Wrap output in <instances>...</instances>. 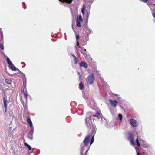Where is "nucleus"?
<instances>
[{
	"label": "nucleus",
	"mask_w": 155,
	"mask_h": 155,
	"mask_svg": "<svg viewBox=\"0 0 155 155\" xmlns=\"http://www.w3.org/2000/svg\"><path fill=\"white\" fill-rule=\"evenodd\" d=\"M95 133V131H93L91 134H89L86 136L83 141L82 143V145H88L90 143V145H91L93 143L94 140V135Z\"/></svg>",
	"instance_id": "1"
},
{
	"label": "nucleus",
	"mask_w": 155,
	"mask_h": 155,
	"mask_svg": "<svg viewBox=\"0 0 155 155\" xmlns=\"http://www.w3.org/2000/svg\"><path fill=\"white\" fill-rule=\"evenodd\" d=\"M27 96L26 90L25 91L24 90L21 91L20 97L21 99V101L22 104H24L25 102L26 103L27 102Z\"/></svg>",
	"instance_id": "2"
},
{
	"label": "nucleus",
	"mask_w": 155,
	"mask_h": 155,
	"mask_svg": "<svg viewBox=\"0 0 155 155\" xmlns=\"http://www.w3.org/2000/svg\"><path fill=\"white\" fill-rule=\"evenodd\" d=\"M81 148L80 154H87V153L89 150L90 146L88 145H82V143L81 144Z\"/></svg>",
	"instance_id": "3"
},
{
	"label": "nucleus",
	"mask_w": 155,
	"mask_h": 155,
	"mask_svg": "<svg viewBox=\"0 0 155 155\" xmlns=\"http://www.w3.org/2000/svg\"><path fill=\"white\" fill-rule=\"evenodd\" d=\"M25 118H27L26 121L30 125V127L31 128L33 127L32 122L31 120L29 114L28 112H26L25 113V115L24 116Z\"/></svg>",
	"instance_id": "4"
},
{
	"label": "nucleus",
	"mask_w": 155,
	"mask_h": 155,
	"mask_svg": "<svg viewBox=\"0 0 155 155\" xmlns=\"http://www.w3.org/2000/svg\"><path fill=\"white\" fill-rule=\"evenodd\" d=\"M94 80V75L92 74L87 77L86 81L88 84L91 85L93 84Z\"/></svg>",
	"instance_id": "5"
},
{
	"label": "nucleus",
	"mask_w": 155,
	"mask_h": 155,
	"mask_svg": "<svg viewBox=\"0 0 155 155\" xmlns=\"http://www.w3.org/2000/svg\"><path fill=\"white\" fill-rule=\"evenodd\" d=\"M96 115L92 114L90 118H88L91 122V117H97L98 118V119H100L102 117V114L99 112H97L96 113Z\"/></svg>",
	"instance_id": "6"
},
{
	"label": "nucleus",
	"mask_w": 155,
	"mask_h": 155,
	"mask_svg": "<svg viewBox=\"0 0 155 155\" xmlns=\"http://www.w3.org/2000/svg\"><path fill=\"white\" fill-rule=\"evenodd\" d=\"M10 69L13 71L20 72L19 70L16 68L15 65L10 61Z\"/></svg>",
	"instance_id": "7"
},
{
	"label": "nucleus",
	"mask_w": 155,
	"mask_h": 155,
	"mask_svg": "<svg viewBox=\"0 0 155 155\" xmlns=\"http://www.w3.org/2000/svg\"><path fill=\"white\" fill-rule=\"evenodd\" d=\"M109 102L111 105L115 107H116L118 103L117 100H112L111 99L109 100Z\"/></svg>",
	"instance_id": "8"
},
{
	"label": "nucleus",
	"mask_w": 155,
	"mask_h": 155,
	"mask_svg": "<svg viewBox=\"0 0 155 155\" xmlns=\"http://www.w3.org/2000/svg\"><path fill=\"white\" fill-rule=\"evenodd\" d=\"M137 121L134 119H131L130 120L131 125L134 127H136L137 126Z\"/></svg>",
	"instance_id": "9"
},
{
	"label": "nucleus",
	"mask_w": 155,
	"mask_h": 155,
	"mask_svg": "<svg viewBox=\"0 0 155 155\" xmlns=\"http://www.w3.org/2000/svg\"><path fill=\"white\" fill-rule=\"evenodd\" d=\"M81 49V52L83 54L84 56H86L87 55V51L86 49H84V48H82L80 46H79Z\"/></svg>",
	"instance_id": "10"
},
{
	"label": "nucleus",
	"mask_w": 155,
	"mask_h": 155,
	"mask_svg": "<svg viewBox=\"0 0 155 155\" xmlns=\"http://www.w3.org/2000/svg\"><path fill=\"white\" fill-rule=\"evenodd\" d=\"M128 140L130 141L131 144L132 145L134 146V145L135 143L134 141V137L132 135H131L129 136L128 137Z\"/></svg>",
	"instance_id": "11"
},
{
	"label": "nucleus",
	"mask_w": 155,
	"mask_h": 155,
	"mask_svg": "<svg viewBox=\"0 0 155 155\" xmlns=\"http://www.w3.org/2000/svg\"><path fill=\"white\" fill-rule=\"evenodd\" d=\"M128 140L130 141L131 144L132 145L134 146V145L135 143L134 141V137L132 135H131L129 136L128 137Z\"/></svg>",
	"instance_id": "12"
},
{
	"label": "nucleus",
	"mask_w": 155,
	"mask_h": 155,
	"mask_svg": "<svg viewBox=\"0 0 155 155\" xmlns=\"http://www.w3.org/2000/svg\"><path fill=\"white\" fill-rule=\"evenodd\" d=\"M80 67H84L86 68L88 67V65L85 62L83 61L80 63Z\"/></svg>",
	"instance_id": "13"
},
{
	"label": "nucleus",
	"mask_w": 155,
	"mask_h": 155,
	"mask_svg": "<svg viewBox=\"0 0 155 155\" xmlns=\"http://www.w3.org/2000/svg\"><path fill=\"white\" fill-rule=\"evenodd\" d=\"M4 56L5 58H6L8 64V67L10 69V59L4 53H2Z\"/></svg>",
	"instance_id": "14"
},
{
	"label": "nucleus",
	"mask_w": 155,
	"mask_h": 155,
	"mask_svg": "<svg viewBox=\"0 0 155 155\" xmlns=\"http://www.w3.org/2000/svg\"><path fill=\"white\" fill-rule=\"evenodd\" d=\"M33 133V130L32 129H31V130L29 131L28 133V137L30 139H32V134Z\"/></svg>",
	"instance_id": "15"
},
{
	"label": "nucleus",
	"mask_w": 155,
	"mask_h": 155,
	"mask_svg": "<svg viewBox=\"0 0 155 155\" xmlns=\"http://www.w3.org/2000/svg\"><path fill=\"white\" fill-rule=\"evenodd\" d=\"M60 1H61L62 2H66L68 4L71 3L73 0H59Z\"/></svg>",
	"instance_id": "16"
},
{
	"label": "nucleus",
	"mask_w": 155,
	"mask_h": 155,
	"mask_svg": "<svg viewBox=\"0 0 155 155\" xmlns=\"http://www.w3.org/2000/svg\"><path fill=\"white\" fill-rule=\"evenodd\" d=\"M3 41L0 40V48L2 50H3L4 48V46L3 45Z\"/></svg>",
	"instance_id": "17"
},
{
	"label": "nucleus",
	"mask_w": 155,
	"mask_h": 155,
	"mask_svg": "<svg viewBox=\"0 0 155 155\" xmlns=\"http://www.w3.org/2000/svg\"><path fill=\"white\" fill-rule=\"evenodd\" d=\"M7 100L6 99V98L4 97L3 98V104L4 108H5L7 107Z\"/></svg>",
	"instance_id": "18"
},
{
	"label": "nucleus",
	"mask_w": 155,
	"mask_h": 155,
	"mask_svg": "<svg viewBox=\"0 0 155 155\" xmlns=\"http://www.w3.org/2000/svg\"><path fill=\"white\" fill-rule=\"evenodd\" d=\"M79 21L82 22L83 19L81 16V15H80L79 17H77L76 21Z\"/></svg>",
	"instance_id": "19"
},
{
	"label": "nucleus",
	"mask_w": 155,
	"mask_h": 155,
	"mask_svg": "<svg viewBox=\"0 0 155 155\" xmlns=\"http://www.w3.org/2000/svg\"><path fill=\"white\" fill-rule=\"evenodd\" d=\"M79 85L80 87V89L81 90H82L84 89V84L82 82L80 83Z\"/></svg>",
	"instance_id": "20"
},
{
	"label": "nucleus",
	"mask_w": 155,
	"mask_h": 155,
	"mask_svg": "<svg viewBox=\"0 0 155 155\" xmlns=\"http://www.w3.org/2000/svg\"><path fill=\"white\" fill-rule=\"evenodd\" d=\"M24 144L25 145L28 147L29 150H31V146L28 144L26 143H24Z\"/></svg>",
	"instance_id": "21"
},
{
	"label": "nucleus",
	"mask_w": 155,
	"mask_h": 155,
	"mask_svg": "<svg viewBox=\"0 0 155 155\" xmlns=\"http://www.w3.org/2000/svg\"><path fill=\"white\" fill-rule=\"evenodd\" d=\"M76 40L77 41H78V40L80 38L79 35V34L76 33Z\"/></svg>",
	"instance_id": "22"
},
{
	"label": "nucleus",
	"mask_w": 155,
	"mask_h": 155,
	"mask_svg": "<svg viewBox=\"0 0 155 155\" xmlns=\"http://www.w3.org/2000/svg\"><path fill=\"white\" fill-rule=\"evenodd\" d=\"M81 21H76L77 25L79 27H81V25L80 23Z\"/></svg>",
	"instance_id": "23"
},
{
	"label": "nucleus",
	"mask_w": 155,
	"mask_h": 155,
	"mask_svg": "<svg viewBox=\"0 0 155 155\" xmlns=\"http://www.w3.org/2000/svg\"><path fill=\"white\" fill-rule=\"evenodd\" d=\"M136 142L137 144V145L138 147H139L140 146V144L139 143V140L138 138H137L136 140Z\"/></svg>",
	"instance_id": "24"
},
{
	"label": "nucleus",
	"mask_w": 155,
	"mask_h": 155,
	"mask_svg": "<svg viewBox=\"0 0 155 155\" xmlns=\"http://www.w3.org/2000/svg\"><path fill=\"white\" fill-rule=\"evenodd\" d=\"M118 117H119L120 120H122L123 116L121 114H119L118 115Z\"/></svg>",
	"instance_id": "25"
},
{
	"label": "nucleus",
	"mask_w": 155,
	"mask_h": 155,
	"mask_svg": "<svg viewBox=\"0 0 155 155\" xmlns=\"http://www.w3.org/2000/svg\"><path fill=\"white\" fill-rule=\"evenodd\" d=\"M81 12L82 13V14L83 15H84V13H85V12H84V7H83L81 9Z\"/></svg>",
	"instance_id": "26"
},
{
	"label": "nucleus",
	"mask_w": 155,
	"mask_h": 155,
	"mask_svg": "<svg viewBox=\"0 0 155 155\" xmlns=\"http://www.w3.org/2000/svg\"><path fill=\"white\" fill-rule=\"evenodd\" d=\"M5 80L6 83H7L8 84H10V81L8 79H5Z\"/></svg>",
	"instance_id": "27"
},
{
	"label": "nucleus",
	"mask_w": 155,
	"mask_h": 155,
	"mask_svg": "<svg viewBox=\"0 0 155 155\" xmlns=\"http://www.w3.org/2000/svg\"><path fill=\"white\" fill-rule=\"evenodd\" d=\"M89 15H90V12H87V14H86V17L87 18V19L88 18V17H89Z\"/></svg>",
	"instance_id": "28"
},
{
	"label": "nucleus",
	"mask_w": 155,
	"mask_h": 155,
	"mask_svg": "<svg viewBox=\"0 0 155 155\" xmlns=\"http://www.w3.org/2000/svg\"><path fill=\"white\" fill-rule=\"evenodd\" d=\"M74 58V62H75V64H76L78 62V60L77 59V58L76 57L75 58Z\"/></svg>",
	"instance_id": "29"
},
{
	"label": "nucleus",
	"mask_w": 155,
	"mask_h": 155,
	"mask_svg": "<svg viewBox=\"0 0 155 155\" xmlns=\"http://www.w3.org/2000/svg\"><path fill=\"white\" fill-rule=\"evenodd\" d=\"M140 0L144 3H146L148 1V0Z\"/></svg>",
	"instance_id": "30"
},
{
	"label": "nucleus",
	"mask_w": 155,
	"mask_h": 155,
	"mask_svg": "<svg viewBox=\"0 0 155 155\" xmlns=\"http://www.w3.org/2000/svg\"><path fill=\"white\" fill-rule=\"evenodd\" d=\"M5 72L7 73V74L8 75L9 74V73L7 71V68L5 67Z\"/></svg>",
	"instance_id": "31"
},
{
	"label": "nucleus",
	"mask_w": 155,
	"mask_h": 155,
	"mask_svg": "<svg viewBox=\"0 0 155 155\" xmlns=\"http://www.w3.org/2000/svg\"><path fill=\"white\" fill-rule=\"evenodd\" d=\"M87 119H86V124H87V126H88L89 125H90V124L89 122H87Z\"/></svg>",
	"instance_id": "32"
},
{
	"label": "nucleus",
	"mask_w": 155,
	"mask_h": 155,
	"mask_svg": "<svg viewBox=\"0 0 155 155\" xmlns=\"http://www.w3.org/2000/svg\"><path fill=\"white\" fill-rule=\"evenodd\" d=\"M77 46H80L79 45V43L78 42V41H77Z\"/></svg>",
	"instance_id": "33"
},
{
	"label": "nucleus",
	"mask_w": 155,
	"mask_h": 155,
	"mask_svg": "<svg viewBox=\"0 0 155 155\" xmlns=\"http://www.w3.org/2000/svg\"><path fill=\"white\" fill-rule=\"evenodd\" d=\"M71 55H72V56L73 57H74V58H75L76 57L74 55V54H71Z\"/></svg>",
	"instance_id": "34"
},
{
	"label": "nucleus",
	"mask_w": 155,
	"mask_h": 155,
	"mask_svg": "<svg viewBox=\"0 0 155 155\" xmlns=\"http://www.w3.org/2000/svg\"><path fill=\"white\" fill-rule=\"evenodd\" d=\"M152 15L154 19H155V13H153Z\"/></svg>",
	"instance_id": "35"
},
{
	"label": "nucleus",
	"mask_w": 155,
	"mask_h": 155,
	"mask_svg": "<svg viewBox=\"0 0 155 155\" xmlns=\"http://www.w3.org/2000/svg\"><path fill=\"white\" fill-rule=\"evenodd\" d=\"M78 75L79 76V77H81V75H80V72H78Z\"/></svg>",
	"instance_id": "36"
},
{
	"label": "nucleus",
	"mask_w": 155,
	"mask_h": 155,
	"mask_svg": "<svg viewBox=\"0 0 155 155\" xmlns=\"http://www.w3.org/2000/svg\"><path fill=\"white\" fill-rule=\"evenodd\" d=\"M80 155H88L87 154H80Z\"/></svg>",
	"instance_id": "37"
},
{
	"label": "nucleus",
	"mask_w": 155,
	"mask_h": 155,
	"mask_svg": "<svg viewBox=\"0 0 155 155\" xmlns=\"http://www.w3.org/2000/svg\"><path fill=\"white\" fill-rule=\"evenodd\" d=\"M5 112H6V111H7V107H6L5 108Z\"/></svg>",
	"instance_id": "38"
},
{
	"label": "nucleus",
	"mask_w": 155,
	"mask_h": 155,
	"mask_svg": "<svg viewBox=\"0 0 155 155\" xmlns=\"http://www.w3.org/2000/svg\"><path fill=\"white\" fill-rule=\"evenodd\" d=\"M137 155H140L139 153L138 152H137Z\"/></svg>",
	"instance_id": "39"
},
{
	"label": "nucleus",
	"mask_w": 155,
	"mask_h": 155,
	"mask_svg": "<svg viewBox=\"0 0 155 155\" xmlns=\"http://www.w3.org/2000/svg\"><path fill=\"white\" fill-rule=\"evenodd\" d=\"M114 95H115L116 96H117V94H114Z\"/></svg>",
	"instance_id": "40"
},
{
	"label": "nucleus",
	"mask_w": 155,
	"mask_h": 155,
	"mask_svg": "<svg viewBox=\"0 0 155 155\" xmlns=\"http://www.w3.org/2000/svg\"><path fill=\"white\" fill-rule=\"evenodd\" d=\"M6 125H7V127H8V125L9 126V124H8V125L7 124Z\"/></svg>",
	"instance_id": "41"
}]
</instances>
